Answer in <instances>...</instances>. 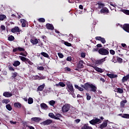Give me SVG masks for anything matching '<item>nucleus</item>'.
I'll return each instance as SVG.
<instances>
[{"mask_svg":"<svg viewBox=\"0 0 129 129\" xmlns=\"http://www.w3.org/2000/svg\"><path fill=\"white\" fill-rule=\"evenodd\" d=\"M107 121L108 120H106L104 121L100 126V128L103 129L104 127H106L107 126Z\"/></svg>","mask_w":129,"mask_h":129,"instance_id":"a211bd4d","label":"nucleus"},{"mask_svg":"<svg viewBox=\"0 0 129 129\" xmlns=\"http://www.w3.org/2000/svg\"><path fill=\"white\" fill-rule=\"evenodd\" d=\"M86 56V53H85V52H81V57L82 58H85Z\"/></svg>","mask_w":129,"mask_h":129,"instance_id":"8fccbe9b","label":"nucleus"},{"mask_svg":"<svg viewBox=\"0 0 129 129\" xmlns=\"http://www.w3.org/2000/svg\"><path fill=\"white\" fill-rule=\"evenodd\" d=\"M10 123H11L12 124H16V123H17V121H14L13 120H11L10 121Z\"/></svg>","mask_w":129,"mask_h":129,"instance_id":"338daca9","label":"nucleus"},{"mask_svg":"<svg viewBox=\"0 0 129 129\" xmlns=\"http://www.w3.org/2000/svg\"><path fill=\"white\" fill-rule=\"evenodd\" d=\"M55 115L57 117H62V115L61 114H56Z\"/></svg>","mask_w":129,"mask_h":129,"instance_id":"774afa93","label":"nucleus"},{"mask_svg":"<svg viewBox=\"0 0 129 129\" xmlns=\"http://www.w3.org/2000/svg\"><path fill=\"white\" fill-rule=\"evenodd\" d=\"M40 54L42 55V56H43V57H45V58H49V54L45 52H42Z\"/></svg>","mask_w":129,"mask_h":129,"instance_id":"f704fd0d","label":"nucleus"},{"mask_svg":"<svg viewBox=\"0 0 129 129\" xmlns=\"http://www.w3.org/2000/svg\"><path fill=\"white\" fill-rule=\"evenodd\" d=\"M64 70H65V71H71V69H70L68 67H67V68H64Z\"/></svg>","mask_w":129,"mask_h":129,"instance_id":"0e129e2a","label":"nucleus"},{"mask_svg":"<svg viewBox=\"0 0 129 129\" xmlns=\"http://www.w3.org/2000/svg\"><path fill=\"white\" fill-rule=\"evenodd\" d=\"M48 116H49V117H51V118H54V117H55V115H54V113H49L48 114Z\"/></svg>","mask_w":129,"mask_h":129,"instance_id":"de8ad7c7","label":"nucleus"},{"mask_svg":"<svg viewBox=\"0 0 129 129\" xmlns=\"http://www.w3.org/2000/svg\"><path fill=\"white\" fill-rule=\"evenodd\" d=\"M55 101L54 100H51L49 101V104L50 105H51V106H54V104H55Z\"/></svg>","mask_w":129,"mask_h":129,"instance_id":"49530a36","label":"nucleus"},{"mask_svg":"<svg viewBox=\"0 0 129 129\" xmlns=\"http://www.w3.org/2000/svg\"><path fill=\"white\" fill-rule=\"evenodd\" d=\"M38 21L39 22V23H45V18H41L38 19Z\"/></svg>","mask_w":129,"mask_h":129,"instance_id":"c03bdc74","label":"nucleus"},{"mask_svg":"<svg viewBox=\"0 0 129 129\" xmlns=\"http://www.w3.org/2000/svg\"><path fill=\"white\" fill-rule=\"evenodd\" d=\"M89 88H91V89L90 90V91L96 93V92L97 90V87H96V85H94L93 84H90L89 83H88V90H87V91L89 90Z\"/></svg>","mask_w":129,"mask_h":129,"instance_id":"7ed1b4c3","label":"nucleus"},{"mask_svg":"<svg viewBox=\"0 0 129 129\" xmlns=\"http://www.w3.org/2000/svg\"><path fill=\"white\" fill-rule=\"evenodd\" d=\"M110 54H111V55H114V54H115V51L113 49H110Z\"/></svg>","mask_w":129,"mask_h":129,"instance_id":"5fc2aeb1","label":"nucleus"},{"mask_svg":"<svg viewBox=\"0 0 129 129\" xmlns=\"http://www.w3.org/2000/svg\"><path fill=\"white\" fill-rule=\"evenodd\" d=\"M98 52L100 55L106 56L109 54V49L108 48H105V47H102L99 49Z\"/></svg>","mask_w":129,"mask_h":129,"instance_id":"f257e3e1","label":"nucleus"},{"mask_svg":"<svg viewBox=\"0 0 129 129\" xmlns=\"http://www.w3.org/2000/svg\"><path fill=\"white\" fill-rule=\"evenodd\" d=\"M6 107L7 109H8V110H9V111H11V110L13 109V108H12V106H11V104H10L6 105Z\"/></svg>","mask_w":129,"mask_h":129,"instance_id":"c9c22d12","label":"nucleus"},{"mask_svg":"<svg viewBox=\"0 0 129 129\" xmlns=\"http://www.w3.org/2000/svg\"><path fill=\"white\" fill-rule=\"evenodd\" d=\"M129 74L126 75V76H124L122 79V83H124L126 81L128 80Z\"/></svg>","mask_w":129,"mask_h":129,"instance_id":"5701e85b","label":"nucleus"},{"mask_svg":"<svg viewBox=\"0 0 129 129\" xmlns=\"http://www.w3.org/2000/svg\"><path fill=\"white\" fill-rule=\"evenodd\" d=\"M97 4L98 5V9H103L105 6L104 3H102L101 2H98Z\"/></svg>","mask_w":129,"mask_h":129,"instance_id":"412c9836","label":"nucleus"},{"mask_svg":"<svg viewBox=\"0 0 129 129\" xmlns=\"http://www.w3.org/2000/svg\"><path fill=\"white\" fill-rule=\"evenodd\" d=\"M100 13L101 14H109V10L106 7H104L100 11Z\"/></svg>","mask_w":129,"mask_h":129,"instance_id":"4468645a","label":"nucleus"},{"mask_svg":"<svg viewBox=\"0 0 129 129\" xmlns=\"http://www.w3.org/2000/svg\"><path fill=\"white\" fill-rule=\"evenodd\" d=\"M17 51H19L20 52H24V51H25V49L23 47H18L14 48L13 50V52L14 53H15V52H17Z\"/></svg>","mask_w":129,"mask_h":129,"instance_id":"ddd939ff","label":"nucleus"},{"mask_svg":"<svg viewBox=\"0 0 129 129\" xmlns=\"http://www.w3.org/2000/svg\"><path fill=\"white\" fill-rule=\"evenodd\" d=\"M59 86H60L61 87H65L66 86V84H65L64 83H63V82H60L58 83Z\"/></svg>","mask_w":129,"mask_h":129,"instance_id":"79ce46f5","label":"nucleus"},{"mask_svg":"<svg viewBox=\"0 0 129 129\" xmlns=\"http://www.w3.org/2000/svg\"><path fill=\"white\" fill-rule=\"evenodd\" d=\"M117 93L121 94L123 92V89L120 88H117Z\"/></svg>","mask_w":129,"mask_h":129,"instance_id":"e433bc0d","label":"nucleus"},{"mask_svg":"<svg viewBox=\"0 0 129 129\" xmlns=\"http://www.w3.org/2000/svg\"><path fill=\"white\" fill-rule=\"evenodd\" d=\"M45 68H44L43 67H37V70H39V71H44V70Z\"/></svg>","mask_w":129,"mask_h":129,"instance_id":"09e8293b","label":"nucleus"},{"mask_svg":"<svg viewBox=\"0 0 129 129\" xmlns=\"http://www.w3.org/2000/svg\"><path fill=\"white\" fill-rule=\"evenodd\" d=\"M19 58L21 61L23 62H25L26 64H29V65H33V63L31 60L29 59V58H27L25 57L20 56Z\"/></svg>","mask_w":129,"mask_h":129,"instance_id":"20e7f679","label":"nucleus"},{"mask_svg":"<svg viewBox=\"0 0 129 129\" xmlns=\"http://www.w3.org/2000/svg\"><path fill=\"white\" fill-rule=\"evenodd\" d=\"M33 78L34 80H43L46 78L45 77L43 76H41L40 77L37 75L33 76Z\"/></svg>","mask_w":129,"mask_h":129,"instance_id":"9b49d317","label":"nucleus"},{"mask_svg":"<svg viewBox=\"0 0 129 129\" xmlns=\"http://www.w3.org/2000/svg\"><path fill=\"white\" fill-rule=\"evenodd\" d=\"M3 96H5V97H12V96H13V94L9 92H5L3 93Z\"/></svg>","mask_w":129,"mask_h":129,"instance_id":"aec40b11","label":"nucleus"},{"mask_svg":"<svg viewBox=\"0 0 129 129\" xmlns=\"http://www.w3.org/2000/svg\"><path fill=\"white\" fill-rule=\"evenodd\" d=\"M93 68L94 69L96 70V71H97V72H99V73H102L103 72V70H102V69L96 67H94Z\"/></svg>","mask_w":129,"mask_h":129,"instance_id":"393cba45","label":"nucleus"},{"mask_svg":"<svg viewBox=\"0 0 129 129\" xmlns=\"http://www.w3.org/2000/svg\"><path fill=\"white\" fill-rule=\"evenodd\" d=\"M22 30L20 29V27L18 26H15L12 29H11L12 33H14V34H16V33H21Z\"/></svg>","mask_w":129,"mask_h":129,"instance_id":"6e6552de","label":"nucleus"},{"mask_svg":"<svg viewBox=\"0 0 129 129\" xmlns=\"http://www.w3.org/2000/svg\"><path fill=\"white\" fill-rule=\"evenodd\" d=\"M40 107L41 108H43V109H48V105L44 103L40 104Z\"/></svg>","mask_w":129,"mask_h":129,"instance_id":"c756f323","label":"nucleus"},{"mask_svg":"<svg viewBox=\"0 0 129 129\" xmlns=\"http://www.w3.org/2000/svg\"><path fill=\"white\" fill-rule=\"evenodd\" d=\"M81 87H82V88H84L85 89V90H88V83H86L84 85H81Z\"/></svg>","mask_w":129,"mask_h":129,"instance_id":"473e14b6","label":"nucleus"},{"mask_svg":"<svg viewBox=\"0 0 129 129\" xmlns=\"http://www.w3.org/2000/svg\"><path fill=\"white\" fill-rule=\"evenodd\" d=\"M15 107H17V108H21L22 107V104L20 102H16L14 104Z\"/></svg>","mask_w":129,"mask_h":129,"instance_id":"c85d7f7f","label":"nucleus"},{"mask_svg":"<svg viewBox=\"0 0 129 129\" xmlns=\"http://www.w3.org/2000/svg\"><path fill=\"white\" fill-rule=\"evenodd\" d=\"M86 95L87 96V100H90V99H91V96L89 95V94L88 93H87L86 94Z\"/></svg>","mask_w":129,"mask_h":129,"instance_id":"a18cd8bd","label":"nucleus"},{"mask_svg":"<svg viewBox=\"0 0 129 129\" xmlns=\"http://www.w3.org/2000/svg\"><path fill=\"white\" fill-rule=\"evenodd\" d=\"M127 102V101L126 100H123L120 102V107H122V108H123L124 107V106L125 105V103Z\"/></svg>","mask_w":129,"mask_h":129,"instance_id":"4be33fe9","label":"nucleus"},{"mask_svg":"<svg viewBox=\"0 0 129 129\" xmlns=\"http://www.w3.org/2000/svg\"><path fill=\"white\" fill-rule=\"evenodd\" d=\"M13 65L14 67H18V66H20V65H21V62L19 60L15 61Z\"/></svg>","mask_w":129,"mask_h":129,"instance_id":"cd10ccee","label":"nucleus"},{"mask_svg":"<svg viewBox=\"0 0 129 129\" xmlns=\"http://www.w3.org/2000/svg\"><path fill=\"white\" fill-rule=\"evenodd\" d=\"M28 126V125L27 124V122H23V129H25L26 127Z\"/></svg>","mask_w":129,"mask_h":129,"instance_id":"3c124183","label":"nucleus"},{"mask_svg":"<svg viewBox=\"0 0 129 129\" xmlns=\"http://www.w3.org/2000/svg\"><path fill=\"white\" fill-rule=\"evenodd\" d=\"M3 102L4 103H6V104H8V103H9V102H10V100L5 99L3 100Z\"/></svg>","mask_w":129,"mask_h":129,"instance_id":"4d7b16f0","label":"nucleus"},{"mask_svg":"<svg viewBox=\"0 0 129 129\" xmlns=\"http://www.w3.org/2000/svg\"><path fill=\"white\" fill-rule=\"evenodd\" d=\"M67 89L68 92H71V93H74V88L73 87V85L69 81H68L66 83Z\"/></svg>","mask_w":129,"mask_h":129,"instance_id":"f03ea898","label":"nucleus"},{"mask_svg":"<svg viewBox=\"0 0 129 129\" xmlns=\"http://www.w3.org/2000/svg\"><path fill=\"white\" fill-rule=\"evenodd\" d=\"M45 87V85L43 84L38 87L37 90L38 91H43V89H44Z\"/></svg>","mask_w":129,"mask_h":129,"instance_id":"7c9ffc66","label":"nucleus"},{"mask_svg":"<svg viewBox=\"0 0 129 129\" xmlns=\"http://www.w3.org/2000/svg\"><path fill=\"white\" fill-rule=\"evenodd\" d=\"M84 63V61L82 60H80L79 61V63L77 65L76 70L78 71L79 69H82V68H84V65L83 64Z\"/></svg>","mask_w":129,"mask_h":129,"instance_id":"423d86ee","label":"nucleus"},{"mask_svg":"<svg viewBox=\"0 0 129 129\" xmlns=\"http://www.w3.org/2000/svg\"><path fill=\"white\" fill-rule=\"evenodd\" d=\"M99 48H102V44H97L96 46L93 49V52H98L99 51Z\"/></svg>","mask_w":129,"mask_h":129,"instance_id":"2eb2a0df","label":"nucleus"},{"mask_svg":"<svg viewBox=\"0 0 129 129\" xmlns=\"http://www.w3.org/2000/svg\"><path fill=\"white\" fill-rule=\"evenodd\" d=\"M121 45L122 47H123V48H126L127 46H126V44H125V43H121Z\"/></svg>","mask_w":129,"mask_h":129,"instance_id":"69168bd1","label":"nucleus"},{"mask_svg":"<svg viewBox=\"0 0 129 129\" xmlns=\"http://www.w3.org/2000/svg\"><path fill=\"white\" fill-rule=\"evenodd\" d=\"M33 102H34V99H33V98L29 97L28 99V104H32Z\"/></svg>","mask_w":129,"mask_h":129,"instance_id":"72a5a7b5","label":"nucleus"},{"mask_svg":"<svg viewBox=\"0 0 129 129\" xmlns=\"http://www.w3.org/2000/svg\"><path fill=\"white\" fill-rule=\"evenodd\" d=\"M116 58H117L116 60H117L118 63H122V58H121L118 56H117Z\"/></svg>","mask_w":129,"mask_h":129,"instance_id":"a19ab883","label":"nucleus"},{"mask_svg":"<svg viewBox=\"0 0 129 129\" xmlns=\"http://www.w3.org/2000/svg\"><path fill=\"white\" fill-rule=\"evenodd\" d=\"M20 23H21V26L22 27V28H25V27H28V22H27V21H26L25 19H21L20 20Z\"/></svg>","mask_w":129,"mask_h":129,"instance_id":"f8f14e48","label":"nucleus"},{"mask_svg":"<svg viewBox=\"0 0 129 129\" xmlns=\"http://www.w3.org/2000/svg\"><path fill=\"white\" fill-rule=\"evenodd\" d=\"M107 76H108V77H109V78H111V79L116 78V77H117V75H114L113 74H107Z\"/></svg>","mask_w":129,"mask_h":129,"instance_id":"a878e982","label":"nucleus"},{"mask_svg":"<svg viewBox=\"0 0 129 129\" xmlns=\"http://www.w3.org/2000/svg\"><path fill=\"white\" fill-rule=\"evenodd\" d=\"M57 55H58V57H59L61 58H62L64 57V55H63V54H62L61 53H58Z\"/></svg>","mask_w":129,"mask_h":129,"instance_id":"6e6d98bb","label":"nucleus"},{"mask_svg":"<svg viewBox=\"0 0 129 129\" xmlns=\"http://www.w3.org/2000/svg\"><path fill=\"white\" fill-rule=\"evenodd\" d=\"M1 29L2 31H6V26L4 25H1Z\"/></svg>","mask_w":129,"mask_h":129,"instance_id":"052dcab7","label":"nucleus"},{"mask_svg":"<svg viewBox=\"0 0 129 129\" xmlns=\"http://www.w3.org/2000/svg\"><path fill=\"white\" fill-rule=\"evenodd\" d=\"M122 29L123 30H124V31H125V32H127V33H128L129 24H124L123 25Z\"/></svg>","mask_w":129,"mask_h":129,"instance_id":"6ab92c4d","label":"nucleus"},{"mask_svg":"<svg viewBox=\"0 0 129 129\" xmlns=\"http://www.w3.org/2000/svg\"><path fill=\"white\" fill-rule=\"evenodd\" d=\"M82 129H93L92 127L89 126L88 124H85L82 127Z\"/></svg>","mask_w":129,"mask_h":129,"instance_id":"2f4dec72","label":"nucleus"},{"mask_svg":"<svg viewBox=\"0 0 129 129\" xmlns=\"http://www.w3.org/2000/svg\"><path fill=\"white\" fill-rule=\"evenodd\" d=\"M69 109H70V106L69 104H65L62 107V111L63 113H66V112H68L69 111Z\"/></svg>","mask_w":129,"mask_h":129,"instance_id":"0eeeda50","label":"nucleus"},{"mask_svg":"<svg viewBox=\"0 0 129 129\" xmlns=\"http://www.w3.org/2000/svg\"><path fill=\"white\" fill-rule=\"evenodd\" d=\"M53 122V120L51 119H47L44 121L42 122V124H44V125H49V124H51Z\"/></svg>","mask_w":129,"mask_h":129,"instance_id":"f3484780","label":"nucleus"},{"mask_svg":"<svg viewBox=\"0 0 129 129\" xmlns=\"http://www.w3.org/2000/svg\"><path fill=\"white\" fill-rule=\"evenodd\" d=\"M5 19H7V16L5 15H0V22L1 21H4Z\"/></svg>","mask_w":129,"mask_h":129,"instance_id":"4c0bfd02","label":"nucleus"},{"mask_svg":"<svg viewBox=\"0 0 129 129\" xmlns=\"http://www.w3.org/2000/svg\"><path fill=\"white\" fill-rule=\"evenodd\" d=\"M101 120L100 119H98L97 118H95V119H93L89 121L91 124L94 125L95 124H97L98 123H101Z\"/></svg>","mask_w":129,"mask_h":129,"instance_id":"39448f33","label":"nucleus"},{"mask_svg":"<svg viewBox=\"0 0 129 129\" xmlns=\"http://www.w3.org/2000/svg\"><path fill=\"white\" fill-rule=\"evenodd\" d=\"M123 118H129V114L124 113L122 116Z\"/></svg>","mask_w":129,"mask_h":129,"instance_id":"ea45409f","label":"nucleus"},{"mask_svg":"<svg viewBox=\"0 0 129 129\" xmlns=\"http://www.w3.org/2000/svg\"><path fill=\"white\" fill-rule=\"evenodd\" d=\"M26 54L23 53V52H21L20 53V55H21V56H24V57H27V55H28V53L27 52V51H25Z\"/></svg>","mask_w":129,"mask_h":129,"instance_id":"603ef678","label":"nucleus"},{"mask_svg":"<svg viewBox=\"0 0 129 129\" xmlns=\"http://www.w3.org/2000/svg\"><path fill=\"white\" fill-rule=\"evenodd\" d=\"M95 40H96V41H100V42H101L102 44H105V43H106V41L105 40V39L101 36H96L95 37Z\"/></svg>","mask_w":129,"mask_h":129,"instance_id":"9d476101","label":"nucleus"},{"mask_svg":"<svg viewBox=\"0 0 129 129\" xmlns=\"http://www.w3.org/2000/svg\"><path fill=\"white\" fill-rule=\"evenodd\" d=\"M106 58L107 57H105L102 59L96 60V64L97 65H102V64H103V62H105Z\"/></svg>","mask_w":129,"mask_h":129,"instance_id":"1a4fd4ad","label":"nucleus"},{"mask_svg":"<svg viewBox=\"0 0 129 129\" xmlns=\"http://www.w3.org/2000/svg\"><path fill=\"white\" fill-rule=\"evenodd\" d=\"M75 122H76V123H79V122H80V119H75Z\"/></svg>","mask_w":129,"mask_h":129,"instance_id":"e2e57ef3","label":"nucleus"},{"mask_svg":"<svg viewBox=\"0 0 129 129\" xmlns=\"http://www.w3.org/2000/svg\"><path fill=\"white\" fill-rule=\"evenodd\" d=\"M17 76H18V73L17 72H14L12 74V79H15Z\"/></svg>","mask_w":129,"mask_h":129,"instance_id":"58836bf2","label":"nucleus"},{"mask_svg":"<svg viewBox=\"0 0 129 129\" xmlns=\"http://www.w3.org/2000/svg\"><path fill=\"white\" fill-rule=\"evenodd\" d=\"M46 27L47 30H51V31H53L55 29L53 24L50 23L46 24Z\"/></svg>","mask_w":129,"mask_h":129,"instance_id":"dca6fc26","label":"nucleus"},{"mask_svg":"<svg viewBox=\"0 0 129 129\" xmlns=\"http://www.w3.org/2000/svg\"><path fill=\"white\" fill-rule=\"evenodd\" d=\"M32 121H35V122H39L41 120V118L37 117H33L31 118Z\"/></svg>","mask_w":129,"mask_h":129,"instance_id":"bb28decb","label":"nucleus"},{"mask_svg":"<svg viewBox=\"0 0 129 129\" xmlns=\"http://www.w3.org/2000/svg\"><path fill=\"white\" fill-rule=\"evenodd\" d=\"M124 14H125V15H129V10H124Z\"/></svg>","mask_w":129,"mask_h":129,"instance_id":"680f3d73","label":"nucleus"},{"mask_svg":"<svg viewBox=\"0 0 129 129\" xmlns=\"http://www.w3.org/2000/svg\"><path fill=\"white\" fill-rule=\"evenodd\" d=\"M15 40V37L14 36L11 35L8 37V41H14Z\"/></svg>","mask_w":129,"mask_h":129,"instance_id":"37998d69","label":"nucleus"},{"mask_svg":"<svg viewBox=\"0 0 129 129\" xmlns=\"http://www.w3.org/2000/svg\"><path fill=\"white\" fill-rule=\"evenodd\" d=\"M34 45H36V44H38L39 43V41H38V39L37 38H35L34 41Z\"/></svg>","mask_w":129,"mask_h":129,"instance_id":"13d9d810","label":"nucleus"},{"mask_svg":"<svg viewBox=\"0 0 129 129\" xmlns=\"http://www.w3.org/2000/svg\"><path fill=\"white\" fill-rule=\"evenodd\" d=\"M8 68L10 71H15V69H14V68H13L12 66H9Z\"/></svg>","mask_w":129,"mask_h":129,"instance_id":"864d4df0","label":"nucleus"},{"mask_svg":"<svg viewBox=\"0 0 129 129\" xmlns=\"http://www.w3.org/2000/svg\"><path fill=\"white\" fill-rule=\"evenodd\" d=\"M61 43L62 44H64L66 46H67L68 47H71L72 46V44L67 41H65L64 40H61Z\"/></svg>","mask_w":129,"mask_h":129,"instance_id":"b1692460","label":"nucleus"},{"mask_svg":"<svg viewBox=\"0 0 129 129\" xmlns=\"http://www.w3.org/2000/svg\"><path fill=\"white\" fill-rule=\"evenodd\" d=\"M67 60L70 62L71 61H72V58L71 57V56H68Z\"/></svg>","mask_w":129,"mask_h":129,"instance_id":"bf43d9fd","label":"nucleus"}]
</instances>
